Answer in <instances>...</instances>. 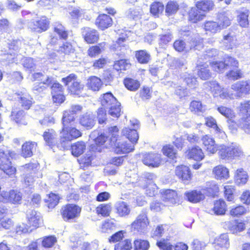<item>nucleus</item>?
Masks as SVG:
<instances>
[{
  "instance_id": "1",
  "label": "nucleus",
  "mask_w": 250,
  "mask_h": 250,
  "mask_svg": "<svg viewBox=\"0 0 250 250\" xmlns=\"http://www.w3.org/2000/svg\"><path fill=\"white\" fill-rule=\"evenodd\" d=\"M137 125V123L133 124L134 126ZM122 133L123 135L125 136L131 143L120 139L112 146L114 147V151L117 153H126L133 151L134 150L133 144L137 143L139 138L135 126L132 129L125 127L123 129Z\"/></svg>"
},
{
  "instance_id": "2",
  "label": "nucleus",
  "mask_w": 250,
  "mask_h": 250,
  "mask_svg": "<svg viewBox=\"0 0 250 250\" xmlns=\"http://www.w3.org/2000/svg\"><path fill=\"white\" fill-rule=\"evenodd\" d=\"M16 153L2 146L0 148V169L9 176L14 175L16 171V168L12 166L10 158H14Z\"/></svg>"
},
{
  "instance_id": "3",
  "label": "nucleus",
  "mask_w": 250,
  "mask_h": 250,
  "mask_svg": "<svg viewBox=\"0 0 250 250\" xmlns=\"http://www.w3.org/2000/svg\"><path fill=\"white\" fill-rule=\"evenodd\" d=\"M205 84L214 98L222 100H232L236 98L231 88L229 89L225 88L216 81L206 82Z\"/></svg>"
},
{
  "instance_id": "4",
  "label": "nucleus",
  "mask_w": 250,
  "mask_h": 250,
  "mask_svg": "<svg viewBox=\"0 0 250 250\" xmlns=\"http://www.w3.org/2000/svg\"><path fill=\"white\" fill-rule=\"evenodd\" d=\"M239 111L241 117L237 125L246 133L250 134V101L241 103Z\"/></svg>"
},
{
  "instance_id": "5",
  "label": "nucleus",
  "mask_w": 250,
  "mask_h": 250,
  "mask_svg": "<svg viewBox=\"0 0 250 250\" xmlns=\"http://www.w3.org/2000/svg\"><path fill=\"white\" fill-rule=\"evenodd\" d=\"M81 135L82 133L75 127H70L69 125L66 127H63L61 132L60 141L62 146L65 148L72 139L77 138Z\"/></svg>"
},
{
  "instance_id": "6",
  "label": "nucleus",
  "mask_w": 250,
  "mask_h": 250,
  "mask_svg": "<svg viewBox=\"0 0 250 250\" xmlns=\"http://www.w3.org/2000/svg\"><path fill=\"white\" fill-rule=\"evenodd\" d=\"M22 197L21 193L17 190L11 189L9 191L3 190L0 193V202L14 204H20Z\"/></svg>"
},
{
  "instance_id": "7",
  "label": "nucleus",
  "mask_w": 250,
  "mask_h": 250,
  "mask_svg": "<svg viewBox=\"0 0 250 250\" xmlns=\"http://www.w3.org/2000/svg\"><path fill=\"white\" fill-rule=\"evenodd\" d=\"M81 208L75 204H68L62 208V214L65 221L74 219L80 216Z\"/></svg>"
},
{
  "instance_id": "8",
  "label": "nucleus",
  "mask_w": 250,
  "mask_h": 250,
  "mask_svg": "<svg viewBox=\"0 0 250 250\" xmlns=\"http://www.w3.org/2000/svg\"><path fill=\"white\" fill-rule=\"evenodd\" d=\"M191 44L189 47L186 45L185 42L182 40H177L174 44L173 46L176 50L181 52L184 50L188 51L189 49L194 48L195 50H200L203 47L202 42L194 40L190 43Z\"/></svg>"
},
{
  "instance_id": "9",
  "label": "nucleus",
  "mask_w": 250,
  "mask_h": 250,
  "mask_svg": "<svg viewBox=\"0 0 250 250\" xmlns=\"http://www.w3.org/2000/svg\"><path fill=\"white\" fill-rule=\"evenodd\" d=\"M203 148L207 153L210 154H215L218 150V146L214 139L209 135H203L201 139Z\"/></svg>"
},
{
  "instance_id": "10",
  "label": "nucleus",
  "mask_w": 250,
  "mask_h": 250,
  "mask_svg": "<svg viewBox=\"0 0 250 250\" xmlns=\"http://www.w3.org/2000/svg\"><path fill=\"white\" fill-rule=\"evenodd\" d=\"M142 161L146 166L157 167H159L161 164V155L154 152L146 153L143 155Z\"/></svg>"
},
{
  "instance_id": "11",
  "label": "nucleus",
  "mask_w": 250,
  "mask_h": 250,
  "mask_svg": "<svg viewBox=\"0 0 250 250\" xmlns=\"http://www.w3.org/2000/svg\"><path fill=\"white\" fill-rule=\"evenodd\" d=\"M231 89L235 92L236 97H241L243 94H247L250 93V82L239 81L231 86Z\"/></svg>"
},
{
  "instance_id": "12",
  "label": "nucleus",
  "mask_w": 250,
  "mask_h": 250,
  "mask_svg": "<svg viewBox=\"0 0 250 250\" xmlns=\"http://www.w3.org/2000/svg\"><path fill=\"white\" fill-rule=\"evenodd\" d=\"M211 64L212 68L214 71L216 72H221L227 66H232L237 67L238 62L237 60L231 57H228L225 60L224 62H209Z\"/></svg>"
},
{
  "instance_id": "13",
  "label": "nucleus",
  "mask_w": 250,
  "mask_h": 250,
  "mask_svg": "<svg viewBox=\"0 0 250 250\" xmlns=\"http://www.w3.org/2000/svg\"><path fill=\"white\" fill-rule=\"evenodd\" d=\"M49 22L46 17H42L40 19L31 22L29 24V26L33 31L41 33L47 30Z\"/></svg>"
},
{
  "instance_id": "14",
  "label": "nucleus",
  "mask_w": 250,
  "mask_h": 250,
  "mask_svg": "<svg viewBox=\"0 0 250 250\" xmlns=\"http://www.w3.org/2000/svg\"><path fill=\"white\" fill-rule=\"evenodd\" d=\"M82 35L84 41L87 43H94L99 39V34L98 31L94 29L88 27L84 28L82 32Z\"/></svg>"
},
{
  "instance_id": "15",
  "label": "nucleus",
  "mask_w": 250,
  "mask_h": 250,
  "mask_svg": "<svg viewBox=\"0 0 250 250\" xmlns=\"http://www.w3.org/2000/svg\"><path fill=\"white\" fill-rule=\"evenodd\" d=\"M148 224L149 222L146 214L142 213L138 215L131 225L132 228L142 232L147 228Z\"/></svg>"
},
{
  "instance_id": "16",
  "label": "nucleus",
  "mask_w": 250,
  "mask_h": 250,
  "mask_svg": "<svg viewBox=\"0 0 250 250\" xmlns=\"http://www.w3.org/2000/svg\"><path fill=\"white\" fill-rule=\"evenodd\" d=\"M27 219L28 224L35 228H38L42 221L40 213L34 210H29L27 212Z\"/></svg>"
},
{
  "instance_id": "17",
  "label": "nucleus",
  "mask_w": 250,
  "mask_h": 250,
  "mask_svg": "<svg viewBox=\"0 0 250 250\" xmlns=\"http://www.w3.org/2000/svg\"><path fill=\"white\" fill-rule=\"evenodd\" d=\"M37 144L35 142H25L21 146V155L24 158L31 157L36 151Z\"/></svg>"
},
{
  "instance_id": "18",
  "label": "nucleus",
  "mask_w": 250,
  "mask_h": 250,
  "mask_svg": "<svg viewBox=\"0 0 250 250\" xmlns=\"http://www.w3.org/2000/svg\"><path fill=\"white\" fill-rule=\"evenodd\" d=\"M212 174L217 180H227L229 177V171L228 168L222 165L215 167Z\"/></svg>"
},
{
  "instance_id": "19",
  "label": "nucleus",
  "mask_w": 250,
  "mask_h": 250,
  "mask_svg": "<svg viewBox=\"0 0 250 250\" xmlns=\"http://www.w3.org/2000/svg\"><path fill=\"white\" fill-rule=\"evenodd\" d=\"M214 247L216 250H226L229 246V236L223 233L214 240Z\"/></svg>"
},
{
  "instance_id": "20",
  "label": "nucleus",
  "mask_w": 250,
  "mask_h": 250,
  "mask_svg": "<svg viewBox=\"0 0 250 250\" xmlns=\"http://www.w3.org/2000/svg\"><path fill=\"white\" fill-rule=\"evenodd\" d=\"M95 23L100 29L104 30L111 26L112 20L110 16L106 14H102L96 19Z\"/></svg>"
},
{
  "instance_id": "21",
  "label": "nucleus",
  "mask_w": 250,
  "mask_h": 250,
  "mask_svg": "<svg viewBox=\"0 0 250 250\" xmlns=\"http://www.w3.org/2000/svg\"><path fill=\"white\" fill-rule=\"evenodd\" d=\"M95 123L94 116L91 113H86L81 116L80 124L87 129L92 128Z\"/></svg>"
},
{
  "instance_id": "22",
  "label": "nucleus",
  "mask_w": 250,
  "mask_h": 250,
  "mask_svg": "<svg viewBox=\"0 0 250 250\" xmlns=\"http://www.w3.org/2000/svg\"><path fill=\"white\" fill-rule=\"evenodd\" d=\"M205 124L207 126L213 128L214 133L218 137L223 138L226 134L225 132L217 125L216 120L212 117H207L205 118Z\"/></svg>"
},
{
  "instance_id": "23",
  "label": "nucleus",
  "mask_w": 250,
  "mask_h": 250,
  "mask_svg": "<svg viewBox=\"0 0 250 250\" xmlns=\"http://www.w3.org/2000/svg\"><path fill=\"white\" fill-rule=\"evenodd\" d=\"M156 178L155 175L152 173H147L146 175V179L147 181L146 183H148V185L143 186V188H146V194L149 196H153L155 194V189L156 186L153 183V180Z\"/></svg>"
},
{
  "instance_id": "24",
  "label": "nucleus",
  "mask_w": 250,
  "mask_h": 250,
  "mask_svg": "<svg viewBox=\"0 0 250 250\" xmlns=\"http://www.w3.org/2000/svg\"><path fill=\"white\" fill-rule=\"evenodd\" d=\"M11 120L17 124L26 125L27 122L25 120V114L23 110L17 108H12L10 115Z\"/></svg>"
},
{
  "instance_id": "25",
  "label": "nucleus",
  "mask_w": 250,
  "mask_h": 250,
  "mask_svg": "<svg viewBox=\"0 0 250 250\" xmlns=\"http://www.w3.org/2000/svg\"><path fill=\"white\" fill-rule=\"evenodd\" d=\"M205 189H203L202 191L193 190L187 192L185 195L189 202L198 203L205 198Z\"/></svg>"
},
{
  "instance_id": "26",
  "label": "nucleus",
  "mask_w": 250,
  "mask_h": 250,
  "mask_svg": "<svg viewBox=\"0 0 250 250\" xmlns=\"http://www.w3.org/2000/svg\"><path fill=\"white\" fill-rule=\"evenodd\" d=\"M175 174L185 182L191 179V173L189 168L187 166L182 165L177 167Z\"/></svg>"
},
{
  "instance_id": "27",
  "label": "nucleus",
  "mask_w": 250,
  "mask_h": 250,
  "mask_svg": "<svg viewBox=\"0 0 250 250\" xmlns=\"http://www.w3.org/2000/svg\"><path fill=\"white\" fill-rule=\"evenodd\" d=\"M187 157L189 159L200 161L204 158L205 155L202 149L199 146H196L189 149Z\"/></svg>"
},
{
  "instance_id": "28",
  "label": "nucleus",
  "mask_w": 250,
  "mask_h": 250,
  "mask_svg": "<svg viewBox=\"0 0 250 250\" xmlns=\"http://www.w3.org/2000/svg\"><path fill=\"white\" fill-rule=\"evenodd\" d=\"M222 43L227 49H232L237 44L236 36L232 33H228L226 35H224Z\"/></svg>"
},
{
  "instance_id": "29",
  "label": "nucleus",
  "mask_w": 250,
  "mask_h": 250,
  "mask_svg": "<svg viewBox=\"0 0 250 250\" xmlns=\"http://www.w3.org/2000/svg\"><path fill=\"white\" fill-rule=\"evenodd\" d=\"M248 175L243 168L237 169L234 176L235 183L238 185H245L248 180Z\"/></svg>"
},
{
  "instance_id": "30",
  "label": "nucleus",
  "mask_w": 250,
  "mask_h": 250,
  "mask_svg": "<svg viewBox=\"0 0 250 250\" xmlns=\"http://www.w3.org/2000/svg\"><path fill=\"white\" fill-rule=\"evenodd\" d=\"M196 6L198 9L206 14V13L212 10L215 5L211 0H202L197 1Z\"/></svg>"
},
{
  "instance_id": "31",
  "label": "nucleus",
  "mask_w": 250,
  "mask_h": 250,
  "mask_svg": "<svg viewBox=\"0 0 250 250\" xmlns=\"http://www.w3.org/2000/svg\"><path fill=\"white\" fill-rule=\"evenodd\" d=\"M118 102L111 93L103 94L101 98V103L102 106L109 108Z\"/></svg>"
},
{
  "instance_id": "32",
  "label": "nucleus",
  "mask_w": 250,
  "mask_h": 250,
  "mask_svg": "<svg viewBox=\"0 0 250 250\" xmlns=\"http://www.w3.org/2000/svg\"><path fill=\"white\" fill-rule=\"evenodd\" d=\"M57 136L56 132L52 129H47L43 134L45 143L51 147L57 143Z\"/></svg>"
},
{
  "instance_id": "33",
  "label": "nucleus",
  "mask_w": 250,
  "mask_h": 250,
  "mask_svg": "<svg viewBox=\"0 0 250 250\" xmlns=\"http://www.w3.org/2000/svg\"><path fill=\"white\" fill-rule=\"evenodd\" d=\"M162 197L163 200L169 204H175L178 200L177 193L173 190H166L163 194Z\"/></svg>"
},
{
  "instance_id": "34",
  "label": "nucleus",
  "mask_w": 250,
  "mask_h": 250,
  "mask_svg": "<svg viewBox=\"0 0 250 250\" xmlns=\"http://www.w3.org/2000/svg\"><path fill=\"white\" fill-rule=\"evenodd\" d=\"M103 84L101 80L96 76H91L87 80V87L94 91H99Z\"/></svg>"
},
{
  "instance_id": "35",
  "label": "nucleus",
  "mask_w": 250,
  "mask_h": 250,
  "mask_svg": "<svg viewBox=\"0 0 250 250\" xmlns=\"http://www.w3.org/2000/svg\"><path fill=\"white\" fill-rule=\"evenodd\" d=\"M229 230L232 233H237L242 231L245 229V224L243 222L237 221H229L225 223Z\"/></svg>"
},
{
  "instance_id": "36",
  "label": "nucleus",
  "mask_w": 250,
  "mask_h": 250,
  "mask_svg": "<svg viewBox=\"0 0 250 250\" xmlns=\"http://www.w3.org/2000/svg\"><path fill=\"white\" fill-rule=\"evenodd\" d=\"M208 64L206 62L202 63L199 61L197 64L198 68V75L202 80H207L210 77L211 74L209 70L207 68Z\"/></svg>"
},
{
  "instance_id": "37",
  "label": "nucleus",
  "mask_w": 250,
  "mask_h": 250,
  "mask_svg": "<svg viewBox=\"0 0 250 250\" xmlns=\"http://www.w3.org/2000/svg\"><path fill=\"white\" fill-rule=\"evenodd\" d=\"M53 33L57 36L59 39L63 40H66L68 35L66 28L60 23L54 24Z\"/></svg>"
},
{
  "instance_id": "38",
  "label": "nucleus",
  "mask_w": 250,
  "mask_h": 250,
  "mask_svg": "<svg viewBox=\"0 0 250 250\" xmlns=\"http://www.w3.org/2000/svg\"><path fill=\"white\" fill-rule=\"evenodd\" d=\"M218 155L219 157L223 160H230L231 157V146H227L220 145L218 146Z\"/></svg>"
},
{
  "instance_id": "39",
  "label": "nucleus",
  "mask_w": 250,
  "mask_h": 250,
  "mask_svg": "<svg viewBox=\"0 0 250 250\" xmlns=\"http://www.w3.org/2000/svg\"><path fill=\"white\" fill-rule=\"evenodd\" d=\"M227 210V205L223 200H218L214 202L212 211L214 214L222 215L225 214Z\"/></svg>"
},
{
  "instance_id": "40",
  "label": "nucleus",
  "mask_w": 250,
  "mask_h": 250,
  "mask_svg": "<svg viewBox=\"0 0 250 250\" xmlns=\"http://www.w3.org/2000/svg\"><path fill=\"white\" fill-rule=\"evenodd\" d=\"M20 96V103L25 109H29L32 104V98L25 90L18 93Z\"/></svg>"
},
{
  "instance_id": "41",
  "label": "nucleus",
  "mask_w": 250,
  "mask_h": 250,
  "mask_svg": "<svg viewBox=\"0 0 250 250\" xmlns=\"http://www.w3.org/2000/svg\"><path fill=\"white\" fill-rule=\"evenodd\" d=\"M197 8H192L189 12V20L193 22H196L198 21L202 20L206 16L205 13L199 11Z\"/></svg>"
},
{
  "instance_id": "42",
  "label": "nucleus",
  "mask_w": 250,
  "mask_h": 250,
  "mask_svg": "<svg viewBox=\"0 0 250 250\" xmlns=\"http://www.w3.org/2000/svg\"><path fill=\"white\" fill-rule=\"evenodd\" d=\"M115 207L117 213L121 216H125L130 213V208L127 203L125 202H117L116 203Z\"/></svg>"
},
{
  "instance_id": "43",
  "label": "nucleus",
  "mask_w": 250,
  "mask_h": 250,
  "mask_svg": "<svg viewBox=\"0 0 250 250\" xmlns=\"http://www.w3.org/2000/svg\"><path fill=\"white\" fill-rule=\"evenodd\" d=\"M217 110L220 114L228 119L229 123V122H234L233 119L235 117V113L231 109L224 106H220L217 108Z\"/></svg>"
},
{
  "instance_id": "44",
  "label": "nucleus",
  "mask_w": 250,
  "mask_h": 250,
  "mask_svg": "<svg viewBox=\"0 0 250 250\" xmlns=\"http://www.w3.org/2000/svg\"><path fill=\"white\" fill-rule=\"evenodd\" d=\"M76 117L77 116L73 115L68 110L64 111L62 118L63 127H66L72 125Z\"/></svg>"
},
{
  "instance_id": "45",
  "label": "nucleus",
  "mask_w": 250,
  "mask_h": 250,
  "mask_svg": "<svg viewBox=\"0 0 250 250\" xmlns=\"http://www.w3.org/2000/svg\"><path fill=\"white\" fill-rule=\"evenodd\" d=\"M218 24L221 29L230 25L231 20L226 12L221 13L218 15Z\"/></svg>"
},
{
  "instance_id": "46",
  "label": "nucleus",
  "mask_w": 250,
  "mask_h": 250,
  "mask_svg": "<svg viewBox=\"0 0 250 250\" xmlns=\"http://www.w3.org/2000/svg\"><path fill=\"white\" fill-rule=\"evenodd\" d=\"M86 145L83 142H78L71 146V152L75 156H79L83 153Z\"/></svg>"
},
{
  "instance_id": "47",
  "label": "nucleus",
  "mask_w": 250,
  "mask_h": 250,
  "mask_svg": "<svg viewBox=\"0 0 250 250\" xmlns=\"http://www.w3.org/2000/svg\"><path fill=\"white\" fill-rule=\"evenodd\" d=\"M124 83L127 89L132 91H136L140 86V83L138 81L131 78L125 79Z\"/></svg>"
},
{
  "instance_id": "48",
  "label": "nucleus",
  "mask_w": 250,
  "mask_h": 250,
  "mask_svg": "<svg viewBox=\"0 0 250 250\" xmlns=\"http://www.w3.org/2000/svg\"><path fill=\"white\" fill-rule=\"evenodd\" d=\"M135 56L138 61L141 63H147L150 60L149 53L144 50L136 51Z\"/></svg>"
},
{
  "instance_id": "49",
  "label": "nucleus",
  "mask_w": 250,
  "mask_h": 250,
  "mask_svg": "<svg viewBox=\"0 0 250 250\" xmlns=\"http://www.w3.org/2000/svg\"><path fill=\"white\" fill-rule=\"evenodd\" d=\"M96 213L104 217L108 216L111 211V206L110 204H101L96 208Z\"/></svg>"
},
{
  "instance_id": "50",
  "label": "nucleus",
  "mask_w": 250,
  "mask_h": 250,
  "mask_svg": "<svg viewBox=\"0 0 250 250\" xmlns=\"http://www.w3.org/2000/svg\"><path fill=\"white\" fill-rule=\"evenodd\" d=\"M248 210V208L243 206H238L232 207L229 210V214L233 217H239L246 214Z\"/></svg>"
},
{
  "instance_id": "51",
  "label": "nucleus",
  "mask_w": 250,
  "mask_h": 250,
  "mask_svg": "<svg viewBox=\"0 0 250 250\" xmlns=\"http://www.w3.org/2000/svg\"><path fill=\"white\" fill-rule=\"evenodd\" d=\"M189 109L192 112L195 114L203 113L205 111V107L200 101H193L190 103Z\"/></svg>"
},
{
  "instance_id": "52",
  "label": "nucleus",
  "mask_w": 250,
  "mask_h": 250,
  "mask_svg": "<svg viewBox=\"0 0 250 250\" xmlns=\"http://www.w3.org/2000/svg\"><path fill=\"white\" fill-rule=\"evenodd\" d=\"M204 28L206 31L211 33H215L221 29L217 22L208 21L205 23Z\"/></svg>"
},
{
  "instance_id": "53",
  "label": "nucleus",
  "mask_w": 250,
  "mask_h": 250,
  "mask_svg": "<svg viewBox=\"0 0 250 250\" xmlns=\"http://www.w3.org/2000/svg\"><path fill=\"white\" fill-rule=\"evenodd\" d=\"M164 5L160 2H154L150 6V13L155 16H159L164 10Z\"/></svg>"
},
{
  "instance_id": "54",
  "label": "nucleus",
  "mask_w": 250,
  "mask_h": 250,
  "mask_svg": "<svg viewBox=\"0 0 250 250\" xmlns=\"http://www.w3.org/2000/svg\"><path fill=\"white\" fill-rule=\"evenodd\" d=\"M83 85L81 84L77 80L74 82L68 87L70 92L75 95H79L80 92L83 89Z\"/></svg>"
},
{
  "instance_id": "55",
  "label": "nucleus",
  "mask_w": 250,
  "mask_h": 250,
  "mask_svg": "<svg viewBox=\"0 0 250 250\" xmlns=\"http://www.w3.org/2000/svg\"><path fill=\"white\" fill-rule=\"evenodd\" d=\"M132 245L129 239H125L116 244L114 250H130Z\"/></svg>"
},
{
  "instance_id": "56",
  "label": "nucleus",
  "mask_w": 250,
  "mask_h": 250,
  "mask_svg": "<svg viewBox=\"0 0 250 250\" xmlns=\"http://www.w3.org/2000/svg\"><path fill=\"white\" fill-rule=\"evenodd\" d=\"M52 83V78L48 77L46 80L43 81L42 83H35L34 84V86L33 87V90L34 91H36L38 92H41L45 88V87L44 86V84H46V85H48L51 84Z\"/></svg>"
},
{
  "instance_id": "57",
  "label": "nucleus",
  "mask_w": 250,
  "mask_h": 250,
  "mask_svg": "<svg viewBox=\"0 0 250 250\" xmlns=\"http://www.w3.org/2000/svg\"><path fill=\"white\" fill-rule=\"evenodd\" d=\"M107 139V137L104 135L101 134L95 139V143L96 146L95 148H94V145H92L91 148L94 151L100 152L102 150L101 146L103 145Z\"/></svg>"
},
{
  "instance_id": "58",
  "label": "nucleus",
  "mask_w": 250,
  "mask_h": 250,
  "mask_svg": "<svg viewBox=\"0 0 250 250\" xmlns=\"http://www.w3.org/2000/svg\"><path fill=\"white\" fill-rule=\"evenodd\" d=\"M120 103L118 102L117 103L113 104L112 106L110 107L108 109V114L113 118H118L121 115V107Z\"/></svg>"
},
{
  "instance_id": "59",
  "label": "nucleus",
  "mask_w": 250,
  "mask_h": 250,
  "mask_svg": "<svg viewBox=\"0 0 250 250\" xmlns=\"http://www.w3.org/2000/svg\"><path fill=\"white\" fill-rule=\"evenodd\" d=\"M163 154L170 159H173L176 157V152L172 146L167 145L163 147Z\"/></svg>"
},
{
  "instance_id": "60",
  "label": "nucleus",
  "mask_w": 250,
  "mask_h": 250,
  "mask_svg": "<svg viewBox=\"0 0 250 250\" xmlns=\"http://www.w3.org/2000/svg\"><path fill=\"white\" fill-rule=\"evenodd\" d=\"M109 135L110 136L111 146H112L120 139H117L118 136L119 129L116 126H113L108 128Z\"/></svg>"
},
{
  "instance_id": "61",
  "label": "nucleus",
  "mask_w": 250,
  "mask_h": 250,
  "mask_svg": "<svg viewBox=\"0 0 250 250\" xmlns=\"http://www.w3.org/2000/svg\"><path fill=\"white\" fill-rule=\"evenodd\" d=\"M179 9V5L174 1H169L167 3L166 8L167 15L169 16L175 13Z\"/></svg>"
},
{
  "instance_id": "62",
  "label": "nucleus",
  "mask_w": 250,
  "mask_h": 250,
  "mask_svg": "<svg viewBox=\"0 0 250 250\" xmlns=\"http://www.w3.org/2000/svg\"><path fill=\"white\" fill-rule=\"evenodd\" d=\"M249 11L245 10L241 12L238 16V21L242 27H246L249 24L248 21Z\"/></svg>"
},
{
  "instance_id": "63",
  "label": "nucleus",
  "mask_w": 250,
  "mask_h": 250,
  "mask_svg": "<svg viewBox=\"0 0 250 250\" xmlns=\"http://www.w3.org/2000/svg\"><path fill=\"white\" fill-rule=\"evenodd\" d=\"M45 201L48 203L49 208H53L58 204L59 197L55 194L50 193L49 194L48 198L45 199Z\"/></svg>"
},
{
  "instance_id": "64",
  "label": "nucleus",
  "mask_w": 250,
  "mask_h": 250,
  "mask_svg": "<svg viewBox=\"0 0 250 250\" xmlns=\"http://www.w3.org/2000/svg\"><path fill=\"white\" fill-rule=\"evenodd\" d=\"M134 247L136 250H147L149 244L146 240H137L134 241Z\"/></svg>"
}]
</instances>
